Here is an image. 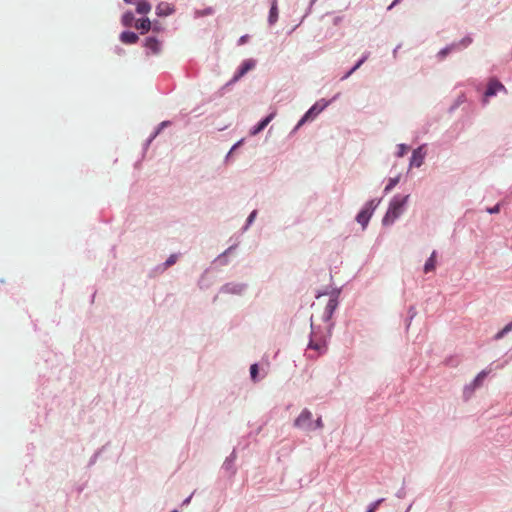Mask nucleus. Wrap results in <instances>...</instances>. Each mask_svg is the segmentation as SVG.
Here are the masks:
<instances>
[{
  "label": "nucleus",
  "instance_id": "1",
  "mask_svg": "<svg viewBox=\"0 0 512 512\" xmlns=\"http://www.w3.org/2000/svg\"><path fill=\"white\" fill-rule=\"evenodd\" d=\"M408 196L405 197H395L391 202L389 209L384 217L383 224L387 222H393L398 218V216L403 212L404 206Z\"/></svg>",
  "mask_w": 512,
  "mask_h": 512
},
{
  "label": "nucleus",
  "instance_id": "2",
  "mask_svg": "<svg viewBox=\"0 0 512 512\" xmlns=\"http://www.w3.org/2000/svg\"><path fill=\"white\" fill-rule=\"evenodd\" d=\"M294 426L307 431L313 430L312 413L308 409L302 410L300 415L295 419Z\"/></svg>",
  "mask_w": 512,
  "mask_h": 512
},
{
  "label": "nucleus",
  "instance_id": "3",
  "mask_svg": "<svg viewBox=\"0 0 512 512\" xmlns=\"http://www.w3.org/2000/svg\"><path fill=\"white\" fill-rule=\"evenodd\" d=\"M328 105L327 102H317L315 103L305 114L304 116L300 119V121L298 122L297 126H296V129H298L299 127H301L305 122H307L308 120L310 119H313L315 116H317L321 111H323L326 106Z\"/></svg>",
  "mask_w": 512,
  "mask_h": 512
},
{
  "label": "nucleus",
  "instance_id": "4",
  "mask_svg": "<svg viewBox=\"0 0 512 512\" xmlns=\"http://www.w3.org/2000/svg\"><path fill=\"white\" fill-rule=\"evenodd\" d=\"M375 209L373 201L369 202L357 215L356 220L359 224H367L372 216L373 210Z\"/></svg>",
  "mask_w": 512,
  "mask_h": 512
},
{
  "label": "nucleus",
  "instance_id": "5",
  "mask_svg": "<svg viewBox=\"0 0 512 512\" xmlns=\"http://www.w3.org/2000/svg\"><path fill=\"white\" fill-rule=\"evenodd\" d=\"M506 91L504 85L497 80H491L485 92V98L496 95L498 91Z\"/></svg>",
  "mask_w": 512,
  "mask_h": 512
},
{
  "label": "nucleus",
  "instance_id": "6",
  "mask_svg": "<svg viewBox=\"0 0 512 512\" xmlns=\"http://www.w3.org/2000/svg\"><path fill=\"white\" fill-rule=\"evenodd\" d=\"M255 67V61L252 59L245 60L238 69V72L234 76V80H238L243 77L248 71Z\"/></svg>",
  "mask_w": 512,
  "mask_h": 512
},
{
  "label": "nucleus",
  "instance_id": "7",
  "mask_svg": "<svg viewBox=\"0 0 512 512\" xmlns=\"http://www.w3.org/2000/svg\"><path fill=\"white\" fill-rule=\"evenodd\" d=\"M174 6L168 2H160L156 6V14L158 16H168L174 13Z\"/></svg>",
  "mask_w": 512,
  "mask_h": 512
},
{
  "label": "nucleus",
  "instance_id": "8",
  "mask_svg": "<svg viewBox=\"0 0 512 512\" xmlns=\"http://www.w3.org/2000/svg\"><path fill=\"white\" fill-rule=\"evenodd\" d=\"M275 113H271L269 114L267 117H265L262 121H260L257 126H255L252 130H251V135H256L258 134L259 132H261L272 120L273 118L275 117Z\"/></svg>",
  "mask_w": 512,
  "mask_h": 512
},
{
  "label": "nucleus",
  "instance_id": "9",
  "mask_svg": "<svg viewBox=\"0 0 512 512\" xmlns=\"http://www.w3.org/2000/svg\"><path fill=\"white\" fill-rule=\"evenodd\" d=\"M424 160V153L422 152V148L416 149L411 157V166L420 167Z\"/></svg>",
  "mask_w": 512,
  "mask_h": 512
},
{
  "label": "nucleus",
  "instance_id": "10",
  "mask_svg": "<svg viewBox=\"0 0 512 512\" xmlns=\"http://www.w3.org/2000/svg\"><path fill=\"white\" fill-rule=\"evenodd\" d=\"M145 47L154 54L160 52V42L155 37L147 38L145 41Z\"/></svg>",
  "mask_w": 512,
  "mask_h": 512
},
{
  "label": "nucleus",
  "instance_id": "11",
  "mask_svg": "<svg viewBox=\"0 0 512 512\" xmlns=\"http://www.w3.org/2000/svg\"><path fill=\"white\" fill-rule=\"evenodd\" d=\"M138 36L134 32L125 31L120 35V40L125 44H135L138 41Z\"/></svg>",
  "mask_w": 512,
  "mask_h": 512
},
{
  "label": "nucleus",
  "instance_id": "12",
  "mask_svg": "<svg viewBox=\"0 0 512 512\" xmlns=\"http://www.w3.org/2000/svg\"><path fill=\"white\" fill-rule=\"evenodd\" d=\"M135 28L141 31V34L147 33L151 28V21L149 18L138 20L135 23Z\"/></svg>",
  "mask_w": 512,
  "mask_h": 512
},
{
  "label": "nucleus",
  "instance_id": "13",
  "mask_svg": "<svg viewBox=\"0 0 512 512\" xmlns=\"http://www.w3.org/2000/svg\"><path fill=\"white\" fill-rule=\"evenodd\" d=\"M435 265H436V252L434 251L425 263L424 272L429 273V272L433 271L435 269Z\"/></svg>",
  "mask_w": 512,
  "mask_h": 512
},
{
  "label": "nucleus",
  "instance_id": "14",
  "mask_svg": "<svg viewBox=\"0 0 512 512\" xmlns=\"http://www.w3.org/2000/svg\"><path fill=\"white\" fill-rule=\"evenodd\" d=\"M338 305V302L335 298H331L327 305H326V308H325V312H326V315L328 318L331 317V315L333 314V312L335 311L336 307Z\"/></svg>",
  "mask_w": 512,
  "mask_h": 512
},
{
  "label": "nucleus",
  "instance_id": "15",
  "mask_svg": "<svg viewBox=\"0 0 512 512\" xmlns=\"http://www.w3.org/2000/svg\"><path fill=\"white\" fill-rule=\"evenodd\" d=\"M151 10V5L146 1H141L137 4L136 11L138 14H148Z\"/></svg>",
  "mask_w": 512,
  "mask_h": 512
},
{
  "label": "nucleus",
  "instance_id": "16",
  "mask_svg": "<svg viewBox=\"0 0 512 512\" xmlns=\"http://www.w3.org/2000/svg\"><path fill=\"white\" fill-rule=\"evenodd\" d=\"M134 20H135L134 14L132 12H130V11L126 12L122 16V24L125 27H131L133 25Z\"/></svg>",
  "mask_w": 512,
  "mask_h": 512
},
{
  "label": "nucleus",
  "instance_id": "17",
  "mask_svg": "<svg viewBox=\"0 0 512 512\" xmlns=\"http://www.w3.org/2000/svg\"><path fill=\"white\" fill-rule=\"evenodd\" d=\"M278 18V8L276 2H274L271 6L270 12H269V22L270 24H274L277 21Z\"/></svg>",
  "mask_w": 512,
  "mask_h": 512
},
{
  "label": "nucleus",
  "instance_id": "18",
  "mask_svg": "<svg viewBox=\"0 0 512 512\" xmlns=\"http://www.w3.org/2000/svg\"><path fill=\"white\" fill-rule=\"evenodd\" d=\"M490 373V370H482L475 378L474 385L475 387H479L482 384V381L485 377Z\"/></svg>",
  "mask_w": 512,
  "mask_h": 512
},
{
  "label": "nucleus",
  "instance_id": "19",
  "mask_svg": "<svg viewBox=\"0 0 512 512\" xmlns=\"http://www.w3.org/2000/svg\"><path fill=\"white\" fill-rule=\"evenodd\" d=\"M512 330V322L508 323L501 331H499L496 335H495V339L496 340H499L501 339L505 334H507L508 332H510Z\"/></svg>",
  "mask_w": 512,
  "mask_h": 512
},
{
  "label": "nucleus",
  "instance_id": "20",
  "mask_svg": "<svg viewBox=\"0 0 512 512\" xmlns=\"http://www.w3.org/2000/svg\"><path fill=\"white\" fill-rule=\"evenodd\" d=\"M367 59V55H365L364 57H362V59H360L357 64L343 77V79H346L348 78L352 73H354L357 69L360 68V66L366 61Z\"/></svg>",
  "mask_w": 512,
  "mask_h": 512
},
{
  "label": "nucleus",
  "instance_id": "21",
  "mask_svg": "<svg viewBox=\"0 0 512 512\" xmlns=\"http://www.w3.org/2000/svg\"><path fill=\"white\" fill-rule=\"evenodd\" d=\"M309 347L317 350L319 353H322L325 350V344L322 342H313L311 341Z\"/></svg>",
  "mask_w": 512,
  "mask_h": 512
},
{
  "label": "nucleus",
  "instance_id": "22",
  "mask_svg": "<svg viewBox=\"0 0 512 512\" xmlns=\"http://www.w3.org/2000/svg\"><path fill=\"white\" fill-rule=\"evenodd\" d=\"M177 259H178L177 254L170 255L164 264L165 268H168V267L174 265L176 263Z\"/></svg>",
  "mask_w": 512,
  "mask_h": 512
},
{
  "label": "nucleus",
  "instance_id": "23",
  "mask_svg": "<svg viewBox=\"0 0 512 512\" xmlns=\"http://www.w3.org/2000/svg\"><path fill=\"white\" fill-rule=\"evenodd\" d=\"M398 178H390L389 183L386 185L385 190L389 191L395 187V185L398 183Z\"/></svg>",
  "mask_w": 512,
  "mask_h": 512
},
{
  "label": "nucleus",
  "instance_id": "24",
  "mask_svg": "<svg viewBox=\"0 0 512 512\" xmlns=\"http://www.w3.org/2000/svg\"><path fill=\"white\" fill-rule=\"evenodd\" d=\"M250 374H251V378L255 381L257 374H258V365L257 364L251 365Z\"/></svg>",
  "mask_w": 512,
  "mask_h": 512
},
{
  "label": "nucleus",
  "instance_id": "25",
  "mask_svg": "<svg viewBox=\"0 0 512 512\" xmlns=\"http://www.w3.org/2000/svg\"><path fill=\"white\" fill-rule=\"evenodd\" d=\"M323 428V421L321 417L317 418L315 422H313V430Z\"/></svg>",
  "mask_w": 512,
  "mask_h": 512
},
{
  "label": "nucleus",
  "instance_id": "26",
  "mask_svg": "<svg viewBox=\"0 0 512 512\" xmlns=\"http://www.w3.org/2000/svg\"><path fill=\"white\" fill-rule=\"evenodd\" d=\"M381 502H382V499H380V500H378V501H376V502L372 503V504L369 506V508H368L367 512H375V511H376V509H377V507L379 506V504H380Z\"/></svg>",
  "mask_w": 512,
  "mask_h": 512
},
{
  "label": "nucleus",
  "instance_id": "27",
  "mask_svg": "<svg viewBox=\"0 0 512 512\" xmlns=\"http://www.w3.org/2000/svg\"><path fill=\"white\" fill-rule=\"evenodd\" d=\"M398 148H399L398 156H400V157L403 156L408 150V147L405 144H400L398 146Z\"/></svg>",
  "mask_w": 512,
  "mask_h": 512
},
{
  "label": "nucleus",
  "instance_id": "28",
  "mask_svg": "<svg viewBox=\"0 0 512 512\" xmlns=\"http://www.w3.org/2000/svg\"><path fill=\"white\" fill-rule=\"evenodd\" d=\"M248 38H249V36H248V35H243V36H241V37L239 38V40H238V44H239V45H243V44H245V43L248 41Z\"/></svg>",
  "mask_w": 512,
  "mask_h": 512
},
{
  "label": "nucleus",
  "instance_id": "29",
  "mask_svg": "<svg viewBox=\"0 0 512 512\" xmlns=\"http://www.w3.org/2000/svg\"><path fill=\"white\" fill-rule=\"evenodd\" d=\"M255 216H256V211H253V212L249 215V217H248V219H247V224H251V223L255 220Z\"/></svg>",
  "mask_w": 512,
  "mask_h": 512
},
{
  "label": "nucleus",
  "instance_id": "30",
  "mask_svg": "<svg viewBox=\"0 0 512 512\" xmlns=\"http://www.w3.org/2000/svg\"><path fill=\"white\" fill-rule=\"evenodd\" d=\"M448 52H449V49H448V48H445V49H443V50H441V51L439 52V55H441L442 57H444V56H446V55L448 54Z\"/></svg>",
  "mask_w": 512,
  "mask_h": 512
},
{
  "label": "nucleus",
  "instance_id": "31",
  "mask_svg": "<svg viewBox=\"0 0 512 512\" xmlns=\"http://www.w3.org/2000/svg\"><path fill=\"white\" fill-rule=\"evenodd\" d=\"M499 211V205L494 206L492 209H489V213H496Z\"/></svg>",
  "mask_w": 512,
  "mask_h": 512
},
{
  "label": "nucleus",
  "instance_id": "32",
  "mask_svg": "<svg viewBox=\"0 0 512 512\" xmlns=\"http://www.w3.org/2000/svg\"><path fill=\"white\" fill-rule=\"evenodd\" d=\"M241 142H242V141H239L238 143L234 144V146L232 147V149H231L230 153H231L234 149H236V148L241 144Z\"/></svg>",
  "mask_w": 512,
  "mask_h": 512
},
{
  "label": "nucleus",
  "instance_id": "33",
  "mask_svg": "<svg viewBox=\"0 0 512 512\" xmlns=\"http://www.w3.org/2000/svg\"><path fill=\"white\" fill-rule=\"evenodd\" d=\"M400 0H394L393 3L388 7V9H391L394 5H396Z\"/></svg>",
  "mask_w": 512,
  "mask_h": 512
},
{
  "label": "nucleus",
  "instance_id": "34",
  "mask_svg": "<svg viewBox=\"0 0 512 512\" xmlns=\"http://www.w3.org/2000/svg\"><path fill=\"white\" fill-rule=\"evenodd\" d=\"M233 247L228 248V250L225 252V254H228L232 251Z\"/></svg>",
  "mask_w": 512,
  "mask_h": 512
},
{
  "label": "nucleus",
  "instance_id": "35",
  "mask_svg": "<svg viewBox=\"0 0 512 512\" xmlns=\"http://www.w3.org/2000/svg\"><path fill=\"white\" fill-rule=\"evenodd\" d=\"M134 0H124L126 3H132Z\"/></svg>",
  "mask_w": 512,
  "mask_h": 512
}]
</instances>
